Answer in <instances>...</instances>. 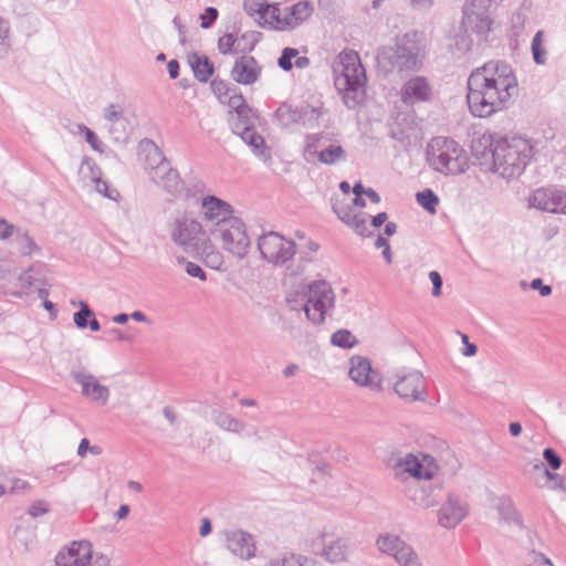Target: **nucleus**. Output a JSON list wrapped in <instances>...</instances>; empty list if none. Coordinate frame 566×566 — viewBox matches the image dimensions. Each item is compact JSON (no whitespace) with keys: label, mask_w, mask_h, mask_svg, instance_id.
I'll return each instance as SVG.
<instances>
[{"label":"nucleus","mask_w":566,"mask_h":566,"mask_svg":"<svg viewBox=\"0 0 566 566\" xmlns=\"http://www.w3.org/2000/svg\"><path fill=\"white\" fill-rule=\"evenodd\" d=\"M303 156L307 163L317 160L328 166L345 161L347 157L339 143L332 140L328 135L322 133L305 136Z\"/></svg>","instance_id":"nucleus-10"},{"label":"nucleus","mask_w":566,"mask_h":566,"mask_svg":"<svg viewBox=\"0 0 566 566\" xmlns=\"http://www.w3.org/2000/svg\"><path fill=\"white\" fill-rule=\"evenodd\" d=\"M376 546L381 554L392 557L399 556L410 547L399 535L381 533L377 536Z\"/></svg>","instance_id":"nucleus-30"},{"label":"nucleus","mask_w":566,"mask_h":566,"mask_svg":"<svg viewBox=\"0 0 566 566\" xmlns=\"http://www.w3.org/2000/svg\"><path fill=\"white\" fill-rule=\"evenodd\" d=\"M543 458L553 470H557L562 465L560 457L552 448H546L544 450Z\"/></svg>","instance_id":"nucleus-57"},{"label":"nucleus","mask_w":566,"mask_h":566,"mask_svg":"<svg viewBox=\"0 0 566 566\" xmlns=\"http://www.w3.org/2000/svg\"><path fill=\"white\" fill-rule=\"evenodd\" d=\"M258 42L255 32H247L240 39L231 33L221 35L218 40V50L223 55L237 54L239 52H250Z\"/></svg>","instance_id":"nucleus-27"},{"label":"nucleus","mask_w":566,"mask_h":566,"mask_svg":"<svg viewBox=\"0 0 566 566\" xmlns=\"http://www.w3.org/2000/svg\"><path fill=\"white\" fill-rule=\"evenodd\" d=\"M531 287L533 290H538L539 294L542 296H548L551 295L552 293V287L549 285H545L543 284V281L542 279H534L532 282H531Z\"/></svg>","instance_id":"nucleus-60"},{"label":"nucleus","mask_w":566,"mask_h":566,"mask_svg":"<svg viewBox=\"0 0 566 566\" xmlns=\"http://www.w3.org/2000/svg\"><path fill=\"white\" fill-rule=\"evenodd\" d=\"M178 263H185V271L189 276L199 279L200 281L207 280L206 272L199 264L191 261H186L182 256L178 258Z\"/></svg>","instance_id":"nucleus-49"},{"label":"nucleus","mask_w":566,"mask_h":566,"mask_svg":"<svg viewBox=\"0 0 566 566\" xmlns=\"http://www.w3.org/2000/svg\"><path fill=\"white\" fill-rule=\"evenodd\" d=\"M357 343L356 336L348 329H338L331 336V344L339 348L349 349L355 347Z\"/></svg>","instance_id":"nucleus-39"},{"label":"nucleus","mask_w":566,"mask_h":566,"mask_svg":"<svg viewBox=\"0 0 566 566\" xmlns=\"http://www.w3.org/2000/svg\"><path fill=\"white\" fill-rule=\"evenodd\" d=\"M205 262L211 269H220L223 263L222 254L218 251L208 252L205 256Z\"/></svg>","instance_id":"nucleus-58"},{"label":"nucleus","mask_w":566,"mask_h":566,"mask_svg":"<svg viewBox=\"0 0 566 566\" xmlns=\"http://www.w3.org/2000/svg\"><path fill=\"white\" fill-rule=\"evenodd\" d=\"M231 105L234 107V113L230 117V127L232 132L240 136L259 159L269 161L272 158L271 150L265 144L262 135L258 134L254 129L256 116L254 112L245 104L242 96L232 99Z\"/></svg>","instance_id":"nucleus-7"},{"label":"nucleus","mask_w":566,"mask_h":566,"mask_svg":"<svg viewBox=\"0 0 566 566\" xmlns=\"http://www.w3.org/2000/svg\"><path fill=\"white\" fill-rule=\"evenodd\" d=\"M427 163L437 172L449 176L461 175L469 168L465 149L454 139L438 136L427 145Z\"/></svg>","instance_id":"nucleus-5"},{"label":"nucleus","mask_w":566,"mask_h":566,"mask_svg":"<svg viewBox=\"0 0 566 566\" xmlns=\"http://www.w3.org/2000/svg\"><path fill=\"white\" fill-rule=\"evenodd\" d=\"M409 4L417 10H426L433 6L434 0H408Z\"/></svg>","instance_id":"nucleus-62"},{"label":"nucleus","mask_w":566,"mask_h":566,"mask_svg":"<svg viewBox=\"0 0 566 566\" xmlns=\"http://www.w3.org/2000/svg\"><path fill=\"white\" fill-rule=\"evenodd\" d=\"M528 566H554L549 558L538 552H531L527 557Z\"/></svg>","instance_id":"nucleus-55"},{"label":"nucleus","mask_w":566,"mask_h":566,"mask_svg":"<svg viewBox=\"0 0 566 566\" xmlns=\"http://www.w3.org/2000/svg\"><path fill=\"white\" fill-rule=\"evenodd\" d=\"M297 54H298V51L296 49H294V48H285L282 51L281 56L277 60L279 66L283 71L292 70V67H293V62L292 61L294 60V57H296Z\"/></svg>","instance_id":"nucleus-50"},{"label":"nucleus","mask_w":566,"mask_h":566,"mask_svg":"<svg viewBox=\"0 0 566 566\" xmlns=\"http://www.w3.org/2000/svg\"><path fill=\"white\" fill-rule=\"evenodd\" d=\"M348 227H350L357 234L367 235L369 232L367 224V216L361 212H356L352 214L348 222H346Z\"/></svg>","instance_id":"nucleus-46"},{"label":"nucleus","mask_w":566,"mask_h":566,"mask_svg":"<svg viewBox=\"0 0 566 566\" xmlns=\"http://www.w3.org/2000/svg\"><path fill=\"white\" fill-rule=\"evenodd\" d=\"M295 566H316V562L303 555H297Z\"/></svg>","instance_id":"nucleus-64"},{"label":"nucleus","mask_w":566,"mask_h":566,"mask_svg":"<svg viewBox=\"0 0 566 566\" xmlns=\"http://www.w3.org/2000/svg\"><path fill=\"white\" fill-rule=\"evenodd\" d=\"M349 378L359 387L370 390H379L381 388V376L373 368L368 358L355 355L349 359Z\"/></svg>","instance_id":"nucleus-18"},{"label":"nucleus","mask_w":566,"mask_h":566,"mask_svg":"<svg viewBox=\"0 0 566 566\" xmlns=\"http://www.w3.org/2000/svg\"><path fill=\"white\" fill-rule=\"evenodd\" d=\"M212 419L220 429L232 433H241L247 427L245 422L222 411H213Z\"/></svg>","instance_id":"nucleus-36"},{"label":"nucleus","mask_w":566,"mask_h":566,"mask_svg":"<svg viewBox=\"0 0 566 566\" xmlns=\"http://www.w3.org/2000/svg\"><path fill=\"white\" fill-rule=\"evenodd\" d=\"M491 147L492 170L504 179L520 177L534 156V143L522 136L494 137L483 135L480 139Z\"/></svg>","instance_id":"nucleus-2"},{"label":"nucleus","mask_w":566,"mask_h":566,"mask_svg":"<svg viewBox=\"0 0 566 566\" xmlns=\"http://www.w3.org/2000/svg\"><path fill=\"white\" fill-rule=\"evenodd\" d=\"M492 1L468 0L463 7L462 24L478 35L485 36L492 27L489 8Z\"/></svg>","instance_id":"nucleus-17"},{"label":"nucleus","mask_w":566,"mask_h":566,"mask_svg":"<svg viewBox=\"0 0 566 566\" xmlns=\"http://www.w3.org/2000/svg\"><path fill=\"white\" fill-rule=\"evenodd\" d=\"M499 515L501 520L505 521L509 524H512L516 526L517 528L522 530L523 524L520 515L517 514L515 507L510 501H502L499 504Z\"/></svg>","instance_id":"nucleus-40"},{"label":"nucleus","mask_w":566,"mask_h":566,"mask_svg":"<svg viewBox=\"0 0 566 566\" xmlns=\"http://www.w3.org/2000/svg\"><path fill=\"white\" fill-rule=\"evenodd\" d=\"M461 338H462V343L464 344V349L462 350V354L468 357L474 356L478 352L476 345H474L473 343H470L469 337L465 334H462Z\"/></svg>","instance_id":"nucleus-61"},{"label":"nucleus","mask_w":566,"mask_h":566,"mask_svg":"<svg viewBox=\"0 0 566 566\" xmlns=\"http://www.w3.org/2000/svg\"><path fill=\"white\" fill-rule=\"evenodd\" d=\"M262 69L258 61L248 54L239 56L231 70V78L242 85H252L259 81Z\"/></svg>","instance_id":"nucleus-25"},{"label":"nucleus","mask_w":566,"mask_h":566,"mask_svg":"<svg viewBox=\"0 0 566 566\" xmlns=\"http://www.w3.org/2000/svg\"><path fill=\"white\" fill-rule=\"evenodd\" d=\"M399 96L400 101L407 106L429 103L433 98V88L426 76L416 75L401 85Z\"/></svg>","instance_id":"nucleus-19"},{"label":"nucleus","mask_w":566,"mask_h":566,"mask_svg":"<svg viewBox=\"0 0 566 566\" xmlns=\"http://www.w3.org/2000/svg\"><path fill=\"white\" fill-rule=\"evenodd\" d=\"M392 389L406 402H424L428 398L426 377L415 368L397 369L392 376Z\"/></svg>","instance_id":"nucleus-12"},{"label":"nucleus","mask_w":566,"mask_h":566,"mask_svg":"<svg viewBox=\"0 0 566 566\" xmlns=\"http://www.w3.org/2000/svg\"><path fill=\"white\" fill-rule=\"evenodd\" d=\"M78 306L80 310L73 315V322L77 328L84 329L88 326V318L94 316V312L84 301H80Z\"/></svg>","instance_id":"nucleus-45"},{"label":"nucleus","mask_w":566,"mask_h":566,"mask_svg":"<svg viewBox=\"0 0 566 566\" xmlns=\"http://www.w3.org/2000/svg\"><path fill=\"white\" fill-rule=\"evenodd\" d=\"M226 538L227 546L233 555L247 560L255 556V541L250 533L242 530L229 531Z\"/></svg>","instance_id":"nucleus-26"},{"label":"nucleus","mask_w":566,"mask_h":566,"mask_svg":"<svg viewBox=\"0 0 566 566\" xmlns=\"http://www.w3.org/2000/svg\"><path fill=\"white\" fill-rule=\"evenodd\" d=\"M333 211L337 214V217L344 222H348L352 214H355L356 212L349 207L348 205L344 202L336 201L333 203Z\"/></svg>","instance_id":"nucleus-52"},{"label":"nucleus","mask_w":566,"mask_h":566,"mask_svg":"<svg viewBox=\"0 0 566 566\" xmlns=\"http://www.w3.org/2000/svg\"><path fill=\"white\" fill-rule=\"evenodd\" d=\"M395 562L398 566H422L419 555L416 551L410 546L402 554L396 556Z\"/></svg>","instance_id":"nucleus-47"},{"label":"nucleus","mask_w":566,"mask_h":566,"mask_svg":"<svg viewBox=\"0 0 566 566\" xmlns=\"http://www.w3.org/2000/svg\"><path fill=\"white\" fill-rule=\"evenodd\" d=\"M12 49L10 23L0 17V59H6Z\"/></svg>","instance_id":"nucleus-42"},{"label":"nucleus","mask_w":566,"mask_h":566,"mask_svg":"<svg viewBox=\"0 0 566 566\" xmlns=\"http://www.w3.org/2000/svg\"><path fill=\"white\" fill-rule=\"evenodd\" d=\"M219 12L214 7H208L200 14V25L203 29H209L218 19Z\"/></svg>","instance_id":"nucleus-51"},{"label":"nucleus","mask_w":566,"mask_h":566,"mask_svg":"<svg viewBox=\"0 0 566 566\" xmlns=\"http://www.w3.org/2000/svg\"><path fill=\"white\" fill-rule=\"evenodd\" d=\"M323 115L321 106L302 105L298 107L297 125L313 129L319 126V119Z\"/></svg>","instance_id":"nucleus-35"},{"label":"nucleus","mask_w":566,"mask_h":566,"mask_svg":"<svg viewBox=\"0 0 566 566\" xmlns=\"http://www.w3.org/2000/svg\"><path fill=\"white\" fill-rule=\"evenodd\" d=\"M71 376L74 381L81 386L83 397L97 406L107 405L111 390L107 386L101 384L96 376L85 370H73Z\"/></svg>","instance_id":"nucleus-20"},{"label":"nucleus","mask_w":566,"mask_h":566,"mask_svg":"<svg viewBox=\"0 0 566 566\" xmlns=\"http://www.w3.org/2000/svg\"><path fill=\"white\" fill-rule=\"evenodd\" d=\"M200 211L202 220L211 226L212 234L235 217L233 207L213 195L202 197Z\"/></svg>","instance_id":"nucleus-16"},{"label":"nucleus","mask_w":566,"mask_h":566,"mask_svg":"<svg viewBox=\"0 0 566 566\" xmlns=\"http://www.w3.org/2000/svg\"><path fill=\"white\" fill-rule=\"evenodd\" d=\"M139 159L147 172L167 160L160 148L151 139L144 138L139 142Z\"/></svg>","instance_id":"nucleus-29"},{"label":"nucleus","mask_w":566,"mask_h":566,"mask_svg":"<svg viewBox=\"0 0 566 566\" xmlns=\"http://www.w3.org/2000/svg\"><path fill=\"white\" fill-rule=\"evenodd\" d=\"M297 115L298 107H293L291 104L283 103L275 111L274 118L279 126L287 128L297 124Z\"/></svg>","instance_id":"nucleus-37"},{"label":"nucleus","mask_w":566,"mask_h":566,"mask_svg":"<svg viewBox=\"0 0 566 566\" xmlns=\"http://www.w3.org/2000/svg\"><path fill=\"white\" fill-rule=\"evenodd\" d=\"M250 14H258L262 27L277 31H291L303 24L314 12L310 1H298L291 6L253 3L244 4Z\"/></svg>","instance_id":"nucleus-4"},{"label":"nucleus","mask_w":566,"mask_h":566,"mask_svg":"<svg viewBox=\"0 0 566 566\" xmlns=\"http://www.w3.org/2000/svg\"><path fill=\"white\" fill-rule=\"evenodd\" d=\"M49 510H50L49 503L44 500H39V501L33 502L29 506L28 513L32 517H39V516L46 514L49 512Z\"/></svg>","instance_id":"nucleus-54"},{"label":"nucleus","mask_w":566,"mask_h":566,"mask_svg":"<svg viewBox=\"0 0 566 566\" xmlns=\"http://www.w3.org/2000/svg\"><path fill=\"white\" fill-rule=\"evenodd\" d=\"M517 94V77L504 61H488L469 75L467 102L474 117L488 118L506 109Z\"/></svg>","instance_id":"nucleus-1"},{"label":"nucleus","mask_w":566,"mask_h":566,"mask_svg":"<svg viewBox=\"0 0 566 566\" xmlns=\"http://www.w3.org/2000/svg\"><path fill=\"white\" fill-rule=\"evenodd\" d=\"M80 174L83 176V178L88 179L91 182L102 178L101 168L92 158L87 156L82 159Z\"/></svg>","instance_id":"nucleus-43"},{"label":"nucleus","mask_w":566,"mask_h":566,"mask_svg":"<svg viewBox=\"0 0 566 566\" xmlns=\"http://www.w3.org/2000/svg\"><path fill=\"white\" fill-rule=\"evenodd\" d=\"M310 551L327 563L339 564L347 560L352 545L349 538L324 528L311 539Z\"/></svg>","instance_id":"nucleus-11"},{"label":"nucleus","mask_w":566,"mask_h":566,"mask_svg":"<svg viewBox=\"0 0 566 566\" xmlns=\"http://www.w3.org/2000/svg\"><path fill=\"white\" fill-rule=\"evenodd\" d=\"M429 279L432 283V295L434 297H438L441 295V287H442V277L437 271H431L429 273Z\"/></svg>","instance_id":"nucleus-59"},{"label":"nucleus","mask_w":566,"mask_h":566,"mask_svg":"<svg viewBox=\"0 0 566 566\" xmlns=\"http://www.w3.org/2000/svg\"><path fill=\"white\" fill-rule=\"evenodd\" d=\"M530 207L551 213H566V192L558 189L539 188L528 200Z\"/></svg>","instance_id":"nucleus-21"},{"label":"nucleus","mask_w":566,"mask_h":566,"mask_svg":"<svg viewBox=\"0 0 566 566\" xmlns=\"http://www.w3.org/2000/svg\"><path fill=\"white\" fill-rule=\"evenodd\" d=\"M256 247L261 259L275 268L287 266L296 254V243L276 231L262 233Z\"/></svg>","instance_id":"nucleus-9"},{"label":"nucleus","mask_w":566,"mask_h":566,"mask_svg":"<svg viewBox=\"0 0 566 566\" xmlns=\"http://www.w3.org/2000/svg\"><path fill=\"white\" fill-rule=\"evenodd\" d=\"M442 496V488L438 484H426L413 495L416 504L422 509H429L439 503Z\"/></svg>","instance_id":"nucleus-34"},{"label":"nucleus","mask_w":566,"mask_h":566,"mask_svg":"<svg viewBox=\"0 0 566 566\" xmlns=\"http://www.w3.org/2000/svg\"><path fill=\"white\" fill-rule=\"evenodd\" d=\"M417 202L428 212L434 213L439 203L438 196L431 189H424L416 195Z\"/></svg>","instance_id":"nucleus-44"},{"label":"nucleus","mask_w":566,"mask_h":566,"mask_svg":"<svg viewBox=\"0 0 566 566\" xmlns=\"http://www.w3.org/2000/svg\"><path fill=\"white\" fill-rule=\"evenodd\" d=\"M202 234V223L189 214L177 217L170 229L171 241L185 251L197 248Z\"/></svg>","instance_id":"nucleus-15"},{"label":"nucleus","mask_w":566,"mask_h":566,"mask_svg":"<svg viewBox=\"0 0 566 566\" xmlns=\"http://www.w3.org/2000/svg\"><path fill=\"white\" fill-rule=\"evenodd\" d=\"M92 184L94 185L96 192L101 193L105 198H108L113 201H118V199L120 197L118 190L115 188H111L107 181L99 178Z\"/></svg>","instance_id":"nucleus-48"},{"label":"nucleus","mask_w":566,"mask_h":566,"mask_svg":"<svg viewBox=\"0 0 566 566\" xmlns=\"http://www.w3.org/2000/svg\"><path fill=\"white\" fill-rule=\"evenodd\" d=\"M188 63L195 77L201 83L208 82L214 72L213 64L210 62L208 56L201 55L197 52L188 55Z\"/></svg>","instance_id":"nucleus-32"},{"label":"nucleus","mask_w":566,"mask_h":566,"mask_svg":"<svg viewBox=\"0 0 566 566\" xmlns=\"http://www.w3.org/2000/svg\"><path fill=\"white\" fill-rule=\"evenodd\" d=\"M213 235L220 239L224 251L239 260L248 256L251 241L247 232L245 223L239 217L230 219L228 223L218 229Z\"/></svg>","instance_id":"nucleus-13"},{"label":"nucleus","mask_w":566,"mask_h":566,"mask_svg":"<svg viewBox=\"0 0 566 566\" xmlns=\"http://www.w3.org/2000/svg\"><path fill=\"white\" fill-rule=\"evenodd\" d=\"M468 514L467 503L455 494H449L438 512V523L444 528H453Z\"/></svg>","instance_id":"nucleus-23"},{"label":"nucleus","mask_w":566,"mask_h":566,"mask_svg":"<svg viewBox=\"0 0 566 566\" xmlns=\"http://www.w3.org/2000/svg\"><path fill=\"white\" fill-rule=\"evenodd\" d=\"M12 242L22 256H33L41 253V247L31 237L29 231L18 228L12 237Z\"/></svg>","instance_id":"nucleus-31"},{"label":"nucleus","mask_w":566,"mask_h":566,"mask_svg":"<svg viewBox=\"0 0 566 566\" xmlns=\"http://www.w3.org/2000/svg\"><path fill=\"white\" fill-rule=\"evenodd\" d=\"M378 63L387 72L413 71L420 67V46L416 33H405L396 38L392 45L378 52Z\"/></svg>","instance_id":"nucleus-6"},{"label":"nucleus","mask_w":566,"mask_h":566,"mask_svg":"<svg viewBox=\"0 0 566 566\" xmlns=\"http://www.w3.org/2000/svg\"><path fill=\"white\" fill-rule=\"evenodd\" d=\"M103 117L106 120V129L112 140L116 144L127 142L129 136V120L125 116L124 109L117 104H109L103 111Z\"/></svg>","instance_id":"nucleus-22"},{"label":"nucleus","mask_w":566,"mask_h":566,"mask_svg":"<svg viewBox=\"0 0 566 566\" xmlns=\"http://www.w3.org/2000/svg\"><path fill=\"white\" fill-rule=\"evenodd\" d=\"M334 84L346 107L356 108L366 96L367 76L355 51L339 53L334 65Z\"/></svg>","instance_id":"nucleus-3"},{"label":"nucleus","mask_w":566,"mask_h":566,"mask_svg":"<svg viewBox=\"0 0 566 566\" xmlns=\"http://www.w3.org/2000/svg\"><path fill=\"white\" fill-rule=\"evenodd\" d=\"M395 476L398 479H406L412 476L416 479H431L432 474L428 469H424L419 459L413 454H407L405 458L399 459L394 465Z\"/></svg>","instance_id":"nucleus-28"},{"label":"nucleus","mask_w":566,"mask_h":566,"mask_svg":"<svg viewBox=\"0 0 566 566\" xmlns=\"http://www.w3.org/2000/svg\"><path fill=\"white\" fill-rule=\"evenodd\" d=\"M74 134H80L85 137L86 143L92 147V149L96 153L103 154L105 151L104 143L98 138V136L86 125L77 124L76 130Z\"/></svg>","instance_id":"nucleus-41"},{"label":"nucleus","mask_w":566,"mask_h":566,"mask_svg":"<svg viewBox=\"0 0 566 566\" xmlns=\"http://www.w3.org/2000/svg\"><path fill=\"white\" fill-rule=\"evenodd\" d=\"M18 227L7 221L4 218L0 217V240L7 241L13 237Z\"/></svg>","instance_id":"nucleus-56"},{"label":"nucleus","mask_w":566,"mask_h":566,"mask_svg":"<svg viewBox=\"0 0 566 566\" xmlns=\"http://www.w3.org/2000/svg\"><path fill=\"white\" fill-rule=\"evenodd\" d=\"M170 78L175 80L179 76V63L176 60H170L167 64Z\"/></svg>","instance_id":"nucleus-63"},{"label":"nucleus","mask_w":566,"mask_h":566,"mask_svg":"<svg viewBox=\"0 0 566 566\" xmlns=\"http://www.w3.org/2000/svg\"><path fill=\"white\" fill-rule=\"evenodd\" d=\"M19 283L23 289H38L40 296L46 294V291L41 289L44 285V272L42 264H34L27 269L19 275Z\"/></svg>","instance_id":"nucleus-33"},{"label":"nucleus","mask_w":566,"mask_h":566,"mask_svg":"<svg viewBox=\"0 0 566 566\" xmlns=\"http://www.w3.org/2000/svg\"><path fill=\"white\" fill-rule=\"evenodd\" d=\"M531 51L534 62L537 65H545L547 62V50L545 48V32L538 30L532 40Z\"/></svg>","instance_id":"nucleus-38"},{"label":"nucleus","mask_w":566,"mask_h":566,"mask_svg":"<svg viewBox=\"0 0 566 566\" xmlns=\"http://www.w3.org/2000/svg\"><path fill=\"white\" fill-rule=\"evenodd\" d=\"M56 566H109V559L102 554H94L87 541L72 542L61 549L55 557Z\"/></svg>","instance_id":"nucleus-14"},{"label":"nucleus","mask_w":566,"mask_h":566,"mask_svg":"<svg viewBox=\"0 0 566 566\" xmlns=\"http://www.w3.org/2000/svg\"><path fill=\"white\" fill-rule=\"evenodd\" d=\"M306 317L315 325L324 323L326 315L335 306V293L324 280L313 281L302 289Z\"/></svg>","instance_id":"nucleus-8"},{"label":"nucleus","mask_w":566,"mask_h":566,"mask_svg":"<svg viewBox=\"0 0 566 566\" xmlns=\"http://www.w3.org/2000/svg\"><path fill=\"white\" fill-rule=\"evenodd\" d=\"M298 554L285 553L281 556L272 558L269 562V566H295V562Z\"/></svg>","instance_id":"nucleus-53"},{"label":"nucleus","mask_w":566,"mask_h":566,"mask_svg":"<svg viewBox=\"0 0 566 566\" xmlns=\"http://www.w3.org/2000/svg\"><path fill=\"white\" fill-rule=\"evenodd\" d=\"M148 176L154 184L171 195L176 196L182 191L184 184L179 172L171 167L168 160L149 170Z\"/></svg>","instance_id":"nucleus-24"}]
</instances>
